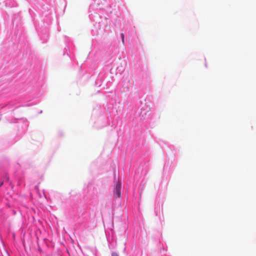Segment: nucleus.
Masks as SVG:
<instances>
[{
    "instance_id": "obj_3",
    "label": "nucleus",
    "mask_w": 256,
    "mask_h": 256,
    "mask_svg": "<svg viewBox=\"0 0 256 256\" xmlns=\"http://www.w3.org/2000/svg\"><path fill=\"white\" fill-rule=\"evenodd\" d=\"M122 41L124 42V34H122Z\"/></svg>"
},
{
    "instance_id": "obj_4",
    "label": "nucleus",
    "mask_w": 256,
    "mask_h": 256,
    "mask_svg": "<svg viewBox=\"0 0 256 256\" xmlns=\"http://www.w3.org/2000/svg\"><path fill=\"white\" fill-rule=\"evenodd\" d=\"M2 184H3V182H2V183H0V186H2Z\"/></svg>"
},
{
    "instance_id": "obj_2",
    "label": "nucleus",
    "mask_w": 256,
    "mask_h": 256,
    "mask_svg": "<svg viewBox=\"0 0 256 256\" xmlns=\"http://www.w3.org/2000/svg\"><path fill=\"white\" fill-rule=\"evenodd\" d=\"M112 256H118V255L117 253L114 252L112 253Z\"/></svg>"
},
{
    "instance_id": "obj_1",
    "label": "nucleus",
    "mask_w": 256,
    "mask_h": 256,
    "mask_svg": "<svg viewBox=\"0 0 256 256\" xmlns=\"http://www.w3.org/2000/svg\"><path fill=\"white\" fill-rule=\"evenodd\" d=\"M120 188H121V184L120 182L116 184V188H114V194L117 197L119 198L120 196Z\"/></svg>"
}]
</instances>
